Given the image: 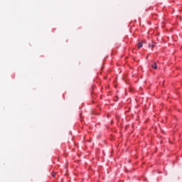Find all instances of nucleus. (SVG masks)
<instances>
[{
  "mask_svg": "<svg viewBox=\"0 0 182 182\" xmlns=\"http://www.w3.org/2000/svg\"><path fill=\"white\" fill-rule=\"evenodd\" d=\"M151 68L153 69H157V63H154V64L151 65Z\"/></svg>",
  "mask_w": 182,
  "mask_h": 182,
  "instance_id": "nucleus-1",
  "label": "nucleus"
},
{
  "mask_svg": "<svg viewBox=\"0 0 182 182\" xmlns=\"http://www.w3.org/2000/svg\"><path fill=\"white\" fill-rule=\"evenodd\" d=\"M141 48H143V43H138V49H141Z\"/></svg>",
  "mask_w": 182,
  "mask_h": 182,
  "instance_id": "nucleus-2",
  "label": "nucleus"
},
{
  "mask_svg": "<svg viewBox=\"0 0 182 182\" xmlns=\"http://www.w3.org/2000/svg\"><path fill=\"white\" fill-rule=\"evenodd\" d=\"M55 176H56V173L53 172V173H52V177H55Z\"/></svg>",
  "mask_w": 182,
  "mask_h": 182,
  "instance_id": "nucleus-3",
  "label": "nucleus"
}]
</instances>
